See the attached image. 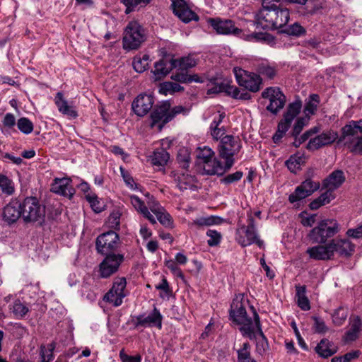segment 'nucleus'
Returning <instances> with one entry per match:
<instances>
[{"instance_id": "1", "label": "nucleus", "mask_w": 362, "mask_h": 362, "mask_svg": "<svg viewBox=\"0 0 362 362\" xmlns=\"http://www.w3.org/2000/svg\"><path fill=\"white\" fill-rule=\"evenodd\" d=\"M262 8L255 15L257 28L277 30L284 28L290 20V9L281 0H262Z\"/></svg>"}, {"instance_id": "2", "label": "nucleus", "mask_w": 362, "mask_h": 362, "mask_svg": "<svg viewBox=\"0 0 362 362\" xmlns=\"http://www.w3.org/2000/svg\"><path fill=\"white\" fill-rule=\"evenodd\" d=\"M190 108L182 105H177L170 107L169 101H163L160 105H156L151 114V127L158 125L160 129L171 121L176 115L182 114L187 115Z\"/></svg>"}, {"instance_id": "3", "label": "nucleus", "mask_w": 362, "mask_h": 362, "mask_svg": "<svg viewBox=\"0 0 362 362\" xmlns=\"http://www.w3.org/2000/svg\"><path fill=\"white\" fill-rule=\"evenodd\" d=\"M22 219L25 223L42 224L45 219V206L35 197H27L21 202Z\"/></svg>"}, {"instance_id": "4", "label": "nucleus", "mask_w": 362, "mask_h": 362, "mask_svg": "<svg viewBox=\"0 0 362 362\" xmlns=\"http://www.w3.org/2000/svg\"><path fill=\"white\" fill-rule=\"evenodd\" d=\"M241 148L240 140L238 136L226 135L221 138L218 146V156L225 160L222 165L224 173L229 170L234 164V156L239 152Z\"/></svg>"}, {"instance_id": "5", "label": "nucleus", "mask_w": 362, "mask_h": 362, "mask_svg": "<svg viewBox=\"0 0 362 362\" xmlns=\"http://www.w3.org/2000/svg\"><path fill=\"white\" fill-rule=\"evenodd\" d=\"M230 316L233 322L242 325L240 330L250 339L255 337V323L247 316L243 302L234 300L230 305Z\"/></svg>"}, {"instance_id": "6", "label": "nucleus", "mask_w": 362, "mask_h": 362, "mask_svg": "<svg viewBox=\"0 0 362 362\" xmlns=\"http://www.w3.org/2000/svg\"><path fill=\"white\" fill-rule=\"evenodd\" d=\"M339 231V224L337 220L327 218L320 221L313 228L308 236L313 243H325L328 238L334 237Z\"/></svg>"}, {"instance_id": "7", "label": "nucleus", "mask_w": 362, "mask_h": 362, "mask_svg": "<svg viewBox=\"0 0 362 362\" xmlns=\"http://www.w3.org/2000/svg\"><path fill=\"white\" fill-rule=\"evenodd\" d=\"M145 40L144 28L137 21H130L124 32L123 48L127 50L138 49Z\"/></svg>"}, {"instance_id": "8", "label": "nucleus", "mask_w": 362, "mask_h": 362, "mask_svg": "<svg viewBox=\"0 0 362 362\" xmlns=\"http://www.w3.org/2000/svg\"><path fill=\"white\" fill-rule=\"evenodd\" d=\"M197 152L199 163L203 165V170L206 175H217L221 176L224 174V168L219 160L214 158V152L208 146L199 147Z\"/></svg>"}, {"instance_id": "9", "label": "nucleus", "mask_w": 362, "mask_h": 362, "mask_svg": "<svg viewBox=\"0 0 362 362\" xmlns=\"http://www.w3.org/2000/svg\"><path fill=\"white\" fill-rule=\"evenodd\" d=\"M247 226L242 225L238 227L236 231V240L242 246L246 247L256 243L261 247L264 242L258 238L257 232L255 225V219L250 216Z\"/></svg>"}, {"instance_id": "10", "label": "nucleus", "mask_w": 362, "mask_h": 362, "mask_svg": "<svg viewBox=\"0 0 362 362\" xmlns=\"http://www.w3.org/2000/svg\"><path fill=\"white\" fill-rule=\"evenodd\" d=\"M262 98L267 99L269 104L266 107L267 110L274 115H276L282 110L286 104V98L279 87L272 86L265 88L262 92Z\"/></svg>"}, {"instance_id": "11", "label": "nucleus", "mask_w": 362, "mask_h": 362, "mask_svg": "<svg viewBox=\"0 0 362 362\" xmlns=\"http://www.w3.org/2000/svg\"><path fill=\"white\" fill-rule=\"evenodd\" d=\"M233 71L236 81L240 86H243L253 93L259 90L262 84V78L259 75L236 67L234 68Z\"/></svg>"}, {"instance_id": "12", "label": "nucleus", "mask_w": 362, "mask_h": 362, "mask_svg": "<svg viewBox=\"0 0 362 362\" xmlns=\"http://www.w3.org/2000/svg\"><path fill=\"white\" fill-rule=\"evenodd\" d=\"M127 281L124 277H117L114 279L112 288L105 295L104 300L114 306H119L126 296L125 288Z\"/></svg>"}, {"instance_id": "13", "label": "nucleus", "mask_w": 362, "mask_h": 362, "mask_svg": "<svg viewBox=\"0 0 362 362\" xmlns=\"http://www.w3.org/2000/svg\"><path fill=\"white\" fill-rule=\"evenodd\" d=\"M105 255V259L99 265V272L100 277L106 279L118 271L124 257L123 255L112 252Z\"/></svg>"}, {"instance_id": "14", "label": "nucleus", "mask_w": 362, "mask_h": 362, "mask_svg": "<svg viewBox=\"0 0 362 362\" xmlns=\"http://www.w3.org/2000/svg\"><path fill=\"white\" fill-rule=\"evenodd\" d=\"M320 187L319 181H314L311 178H307L296 187L295 191L288 197L291 203H295L302 200L318 190Z\"/></svg>"}, {"instance_id": "15", "label": "nucleus", "mask_w": 362, "mask_h": 362, "mask_svg": "<svg viewBox=\"0 0 362 362\" xmlns=\"http://www.w3.org/2000/svg\"><path fill=\"white\" fill-rule=\"evenodd\" d=\"M119 235L112 230L104 233L96 239L97 251L102 254H107L116 250L119 245Z\"/></svg>"}, {"instance_id": "16", "label": "nucleus", "mask_w": 362, "mask_h": 362, "mask_svg": "<svg viewBox=\"0 0 362 362\" xmlns=\"http://www.w3.org/2000/svg\"><path fill=\"white\" fill-rule=\"evenodd\" d=\"M337 138L338 134L334 131L324 132L313 138H310L306 145V148L310 151L317 150L323 146L332 144Z\"/></svg>"}, {"instance_id": "17", "label": "nucleus", "mask_w": 362, "mask_h": 362, "mask_svg": "<svg viewBox=\"0 0 362 362\" xmlns=\"http://www.w3.org/2000/svg\"><path fill=\"white\" fill-rule=\"evenodd\" d=\"M173 13L184 23L199 20L198 16L187 6L185 0H170Z\"/></svg>"}, {"instance_id": "18", "label": "nucleus", "mask_w": 362, "mask_h": 362, "mask_svg": "<svg viewBox=\"0 0 362 362\" xmlns=\"http://www.w3.org/2000/svg\"><path fill=\"white\" fill-rule=\"evenodd\" d=\"M333 248V245L331 244V241H329L324 245L321 243L320 245L309 247L306 253L311 259L315 260L326 261L334 258Z\"/></svg>"}, {"instance_id": "19", "label": "nucleus", "mask_w": 362, "mask_h": 362, "mask_svg": "<svg viewBox=\"0 0 362 362\" xmlns=\"http://www.w3.org/2000/svg\"><path fill=\"white\" fill-rule=\"evenodd\" d=\"M136 319L134 326L136 328L139 327H156L159 329L162 328L163 316L156 307L148 316L140 315L136 316Z\"/></svg>"}, {"instance_id": "20", "label": "nucleus", "mask_w": 362, "mask_h": 362, "mask_svg": "<svg viewBox=\"0 0 362 362\" xmlns=\"http://www.w3.org/2000/svg\"><path fill=\"white\" fill-rule=\"evenodd\" d=\"M153 103L154 100L151 95L140 94L134 100L132 107L136 115L144 117L152 108Z\"/></svg>"}, {"instance_id": "21", "label": "nucleus", "mask_w": 362, "mask_h": 362, "mask_svg": "<svg viewBox=\"0 0 362 362\" xmlns=\"http://www.w3.org/2000/svg\"><path fill=\"white\" fill-rule=\"evenodd\" d=\"M71 179L68 177L55 178L51 185V191L71 199L75 193V189L71 186Z\"/></svg>"}, {"instance_id": "22", "label": "nucleus", "mask_w": 362, "mask_h": 362, "mask_svg": "<svg viewBox=\"0 0 362 362\" xmlns=\"http://www.w3.org/2000/svg\"><path fill=\"white\" fill-rule=\"evenodd\" d=\"M211 25L218 34L239 35L242 30L231 20L211 19Z\"/></svg>"}, {"instance_id": "23", "label": "nucleus", "mask_w": 362, "mask_h": 362, "mask_svg": "<svg viewBox=\"0 0 362 362\" xmlns=\"http://www.w3.org/2000/svg\"><path fill=\"white\" fill-rule=\"evenodd\" d=\"M251 310L253 313L254 320L255 322V328H257L258 331V336L257 337L255 334V337H253L252 339L255 338L256 339V351L257 352L262 355L269 348V344L267 341V338L265 337L262 329H261V323L259 317L255 309L253 306H251Z\"/></svg>"}, {"instance_id": "24", "label": "nucleus", "mask_w": 362, "mask_h": 362, "mask_svg": "<svg viewBox=\"0 0 362 362\" xmlns=\"http://www.w3.org/2000/svg\"><path fill=\"white\" fill-rule=\"evenodd\" d=\"M176 68V62L173 58L164 57L156 62L153 71L156 80H160L167 76L170 71Z\"/></svg>"}, {"instance_id": "25", "label": "nucleus", "mask_w": 362, "mask_h": 362, "mask_svg": "<svg viewBox=\"0 0 362 362\" xmlns=\"http://www.w3.org/2000/svg\"><path fill=\"white\" fill-rule=\"evenodd\" d=\"M361 133L362 119L358 121L351 120L341 129V136L339 138V141H344L345 145L346 141L356 142V138H350V136H354Z\"/></svg>"}, {"instance_id": "26", "label": "nucleus", "mask_w": 362, "mask_h": 362, "mask_svg": "<svg viewBox=\"0 0 362 362\" xmlns=\"http://www.w3.org/2000/svg\"><path fill=\"white\" fill-rule=\"evenodd\" d=\"M20 217L22 218L20 202L13 200L4 208L3 218L8 224L16 222Z\"/></svg>"}, {"instance_id": "27", "label": "nucleus", "mask_w": 362, "mask_h": 362, "mask_svg": "<svg viewBox=\"0 0 362 362\" xmlns=\"http://www.w3.org/2000/svg\"><path fill=\"white\" fill-rule=\"evenodd\" d=\"M345 180L344 172L341 170H335L323 180L322 189H329L334 192L342 185Z\"/></svg>"}, {"instance_id": "28", "label": "nucleus", "mask_w": 362, "mask_h": 362, "mask_svg": "<svg viewBox=\"0 0 362 362\" xmlns=\"http://www.w3.org/2000/svg\"><path fill=\"white\" fill-rule=\"evenodd\" d=\"M333 254L337 252L340 256L349 257L354 252L355 245L347 239H332Z\"/></svg>"}, {"instance_id": "29", "label": "nucleus", "mask_w": 362, "mask_h": 362, "mask_svg": "<svg viewBox=\"0 0 362 362\" xmlns=\"http://www.w3.org/2000/svg\"><path fill=\"white\" fill-rule=\"evenodd\" d=\"M302 109V102L298 99L288 104L286 111L283 115V118L279 121L288 127H291V123L299 115Z\"/></svg>"}, {"instance_id": "30", "label": "nucleus", "mask_w": 362, "mask_h": 362, "mask_svg": "<svg viewBox=\"0 0 362 362\" xmlns=\"http://www.w3.org/2000/svg\"><path fill=\"white\" fill-rule=\"evenodd\" d=\"M54 102L58 110L63 115L71 118H76L78 117V113L75 107L73 105L68 104V102L64 98L62 93L59 92L57 93Z\"/></svg>"}, {"instance_id": "31", "label": "nucleus", "mask_w": 362, "mask_h": 362, "mask_svg": "<svg viewBox=\"0 0 362 362\" xmlns=\"http://www.w3.org/2000/svg\"><path fill=\"white\" fill-rule=\"evenodd\" d=\"M362 330V321L358 316L351 317L349 319V329L346 332L345 340L346 341H355Z\"/></svg>"}, {"instance_id": "32", "label": "nucleus", "mask_w": 362, "mask_h": 362, "mask_svg": "<svg viewBox=\"0 0 362 362\" xmlns=\"http://www.w3.org/2000/svg\"><path fill=\"white\" fill-rule=\"evenodd\" d=\"M151 209L163 226L166 228L173 227L172 217L163 207L158 204H155Z\"/></svg>"}, {"instance_id": "33", "label": "nucleus", "mask_w": 362, "mask_h": 362, "mask_svg": "<svg viewBox=\"0 0 362 362\" xmlns=\"http://www.w3.org/2000/svg\"><path fill=\"white\" fill-rule=\"evenodd\" d=\"M296 296L297 298V303L301 310L307 311L310 309V301L306 296V286L301 285L296 286Z\"/></svg>"}, {"instance_id": "34", "label": "nucleus", "mask_w": 362, "mask_h": 362, "mask_svg": "<svg viewBox=\"0 0 362 362\" xmlns=\"http://www.w3.org/2000/svg\"><path fill=\"white\" fill-rule=\"evenodd\" d=\"M170 158L169 153L163 148L154 151L151 156V161L153 166L163 167Z\"/></svg>"}, {"instance_id": "35", "label": "nucleus", "mask_w": 362, "mask_h": 362, "mask_svg": "<svg viewBox=\"0 0 362 362\" xmlns=\"http://www.w3.org/2000/svg\"><path fill=\"white\" fill-rule=\"evenodd\" d=\"M224 222V219L216 216H210L207 217H201L197 218L192 223L193 225L200 228L204 226H211L214 225H220Z\"/></svg>"}, {"instance_id": "36", "label": "nucleus", "mask_w": 362, "mask_h": 362, "mask_svg": "<svg viewBox=\"0 0 362 362\" xmlns=\"http://www.w3.org/2000/svg\"><path fill=\"white\" fill-rule=\"evenodd\" d=\"M320 96L317 94H311L304 107L305 116L310 117V115H314L320 104Z\"/></svg>"}, {"instance_id": "37", "label": "nucleus", "mask_w": 362, "mask_h": 362, "mask_svg": "<svg viewBox=\"0 0 362 362\" xmlns=\"http://www.w3.org/2000/svg\"><path fill=\"white\" fill-rule=\"evenodd\" d=\"M316 352L322 358H327L336 352L335 349L330 348L329 340L323 339L315 347Z\"/></svg>"}, {"instance_id": "38", "label": "nucleus", "mask_w": 362, "mask_h": 362, "mask_svg": "<svg viewBox=\"0 0 362 362\" xmlns=\"http://www.w3.org/2000/svg\"><path fill=\"white\" fill-rule=\"evenodd\" d=\"M149 61V56L148 54H144L142 57L137 55L133 59V68L135 71L143 73L148 66Z\"/></svg>"}, {"instance_id": "39", "label": "nucleus", "mask_w": 362, "mask_h": 362, "mask_svg": "<svg viewBox=\"0 0 362 362\" xmlns=\"http://www.w3.org/2000/svg\"><path fill=\"white\" fill-rule=\"evenodd\" d=\"M305 158L302 156L293 155L291 156L286 162V165L288 170L293 173L298 170L301 165L303 164Z\"/></svg>"}, {"instance_id": "40", "label": "nucleus", "mask_w": 362, "mask_h": 362, "mask_svg": "<svg viewBox=\"0 0 362 362\" xmlns=\"http://www.w3.org/2000/svg\"><path fill=\"white\" fill-rule=\"evenodd\" d=\"M281 33H286L288 35L299 37L305 35L306 30L298 23H294L291 25H286L284 28H282Z\"/></svg>"}, {"instance_id": "41", "label": "nucleus", "mask_w": 362, "mask_h": 362, "mask_svg": "<svg viewBox=\"0 0 362 362\" xmlns=\"http://www.w3.org/2000/svg\"><path fill=\"white\" fill-rule=\"evenodd\" d=\"M10 310L18 318L23 317L29 311V308L18 299L10 305Z\"/></svg>"}, {"instance_id": "42", "label": "nucleus", "mask_w": 362, "mask_h": 362, "mask_svg": "<svg viewBox=\"0 0 362 362\" xmlns=\"http://www.w3.org/2000/svg\"><path fill=\"white\" fill-rule=\"evenodd\" d=\"M176 62V68L181 71H186L197 65V61L192 56H187L180 58V59H175Z\"/></svg>"}, {"instance_id": "43", "label": "nucleus", "mask_w": 362, "mask_h": 362, "mask_svg": "<svg viewBox=\"0 0 362 362\" xmlns=\"http://www.w3.org/2000/svg\"><path fill=\"white\" fill-rule=\"evenodd\" d=\"M310 117H300L296 119V122L293 127V129L290 133L291 136H298L303 128L308 124Z\"/></svg>"}, {"instance_id": "44", "label": "nucleus", "mask_w": 362, "mask_h": 362, "mask_svg": "<svg viewBox=\"0 0 362 362\" xmlns=\"http://www.w3.org/2000/svg\"><path fill=\"white\" fill-rule=\"evenodd\" d=\"M18 129L25 134H29L33 131V124L27 117H21L17 121Z\"/></svg>"}, {"instance_id": "45", "label": "nucleus", "mask_w": 362, "mask_h": 362, "mask_svg": "<svg viewBox=\"0 0 362 362\" xmlns=\"http://www.w3.org/2000/svg\"><path fill=\"white\" fill-rule=\"evenodd\" d=\"M250 349L249 343L243 344V347L238 351V362H250V360H255L251 357Z\"/></svg>"}, {"instance_id": "46", "label": "nucleus", "mask_w": 362, "mask_h": 362, "mask_svg": "<svg viewBox=\"0 0 362 362\" xmlns=\"http://www.w3.org/2000/svg\"><path fill=\"white\" fill-rule=\"evenodd\" d=\"M348 315V311L346 308L339 307L334 312L332 315L333 322L337 325H341L346 320Z\"/></svg>"}, {"instance_id": "47", "label": "nucleus", "mask_w": 362, "mask_h": 362, "mask_svg": "<svg viewBox=\"0 0 362 362\" xmlns=\"http://www.w3.org/2000/svg\"><path fill=\"white\" fill-rule=\"evenodd\" d=\"M249 39L255 42H264L268 44L274 42V37L267 33H254L249 35Z\"/></svg>"}, {"instance_id": "48", "label": "nucleus", "mask_w": 362, "mask_h": 362, "mask_svg": "<svg viewBox=\"0 0 362 362\" xmlns=\"http://www.w3.org/2000/svg\"><path fill=\"white\" fill-rule=\"evenodd\" d=\"M86 199L89 202L92 209L95 212L100 213L103 210V206L98 200V198L95 194L88 193L86 194Z\"/></svg>"}, {"instance_id": "49", "label": "nucleus", "mask_w": 362, "mask_h": 362, "mask_svg": "<svg viewBox=\"0 0 362 362\" xmlns=\"http://www.w3.org/2000/svg\"><path fill=\"white\" fill-rule=\"evenodd\" d=\"M206 235L209 238L207 243L210 247L217 246L219 245L222 239L221 233L216 230H208Z\"/></svg>"}, {"instance_id": "50", "label": "nucleus", "mask_w": 362, "mask_h": 362, "mask_svg": "<svg viewBox=\"0 0 362 362\" xmlns=\"http://www.w3.org/2000/svg\"><path fill=\"white\" fill-rule=\"evenodd\" d=\"M0 187L4 194L11 195L14 192L12 182L6 175H1Z\"/></svg>"}, {"instance_id": "51", "label": "nucleus", "mask_w": 362, "mask_h": 362, "mask_svg": "<svg viewBox=\"0 0 362 362\" xmlns=\"http://www.w3.org/2000/svg\"><path fill=\"white\" fill-rule=\"evenodd\" d=\"M257 70L259 74L269 79L274 78L276 74V70L274 67L264 64H260Z\"/></svg>"}, {"instance_id": "52", "label": "nucleus", "mask_w": 362, "mask_h": 362, "mask_svg": "<svg viewBox=\"0 0 362 362\" xmlns=\"http://www.w3.org/2000/svg\"><path fill=\"white\" fill-rule=\"evenodd\" d=\"M346 146L351 152L362 155V136L356 137V142L346 141Z\"/></svg>"}, {"instance_id": "53", "label": "nucleus", "mask_w": 362, "mask_h": 362, "mask_svg": "<svg viewBox=\"0 0 362 362\" xmlns=\"http://www.w3.org/2000/svg\"><path fill=\"white\" fill-rule=\"evenodd\" d=\"M290 127L279 122L278 124V129L276 133L274 134L272 139L275 144H278L281 141V139L288 130Z\"/></svg>"}, {"instance_id": "54", "label": "nucleus", "mask_w": 362, "mask_h": 362, "mask_svg": "<svg viewBox=\"0 0 362 362\" xmlns=\"http://www.w3.org/2000/svg\"><path fill=\"white\" fill-rule=\"evenodd\" d=\"M177 161L182 168L187 169L189 163V154L186 149H180L177 154Z\"/></svg>"}, {"instance_id": "55", "label": "nucleus", "mask_w": 362, "mask_h": 362, "mask_svg": "<svg viewBox=\"0 0 362 362\" xmlns=\"http://www.w3.org/2000/svg\"><path fill=\"white\" fill-rule=\"evenodd\" d=\"M243 173L242 171H236L234 173L229 174L222 179H221V182L225 185H229L231 183L236 182L239 181L243 177Z\"/></svg>"}, {"instance_id": "56", "label": "nucleus", "mask_w": 362, "mask_h": 362, "mask_svg": "<svg viewBox=\"0 0 362 362\" xmlns=\"http://www.w3.org/2000/svg\"><path fill=\"white\" fill-rule=\"evenodd\" d=\"M121 214L118 211H113L108 218L109 226L112 228L118 230L120 226Z\"/></svg>"}, {"instance_id": "57", "label": "nucleus", "mask_w": 362, "mask_h": 362, "mask_svg": "<svg viewBox=\"0 0 362 362\" xmlns=\"http://www.w3.org/2000/svg\"><path fill=\"white\" fill-rule=\"evenodd\" d=\"M119 356L122 362H141V356L140 354L135 356L128 355L125 353L124 349L119 351Z\"/></svg>"}, {"instance_id": "58", "label": "nucleus", "mask_w": 362, "mask_h": 362, "mask_svg": "<svg viewBox=\"0 0 362 362\" xmlns=\"http://www.w3.org/2000/svg\"><path fill=\"white\" fill-rule=\"evenodd\" d=\"M313 319L314 320V329L315 332L325 333L328 330L322 319L316 316L313 317Z\"/></svg>"}, {"instance_id": "59", "label": "nucleus", "mask_w": 362, "mask_h": 362, "mask_svg": "<svg viewBox=\"0 0 362 362\" xmlns=\"http://www.w3.org/2000/svg\"><path fill=\"white\" fill-rule=\"evenodd\" d=\"M120 171L126 185L132 189H135L136 187V184L135 183L133 177L122 167L120 168Z\"/></svg>"}, {"instance_id": "60", "label": "nucleus", "mask_w": 362, "mask_h": 362, "mask_svg": "<svg viewBox=\"0 0 362 362\" xmlns=\"http://www.w3.org/2000/svg\"><path fill=\"white\" fill-rule=\"evenodd\" d=\"M189 179V177L184 174L180 176L179 175L176 179L177 186L181 191L187 189L191 185L188 181Z\"/></svg>"}, {"instance_id": "61", "label": "nucleus", "mask_w": 362, "mask_h": 362, "mask_svg": "<svg viewBox=\"0 0 362 362\" xmlns=\"http://www.w3.org/2000/svg\"><path fill=\"white\" fill-rule=\"evenodd\" d=\"M347 236L356 239L362 238V223L356 228H350L346 231Z\"/></svg>"}, {"instance_id": "62", "label": "nucleus", "mask_w": 362, "mask_h": 362, "mask_svg": "<svg viewBox=\"0 0 362 362\" xmlns=\"http://www.w3.org/2000/svg\"><path fill=\"white\" fill-rule=\"evenodd\" d=\"M210 130H211V134L212 136V137L216 139V140H218V139H221V138H223L226 133V129H224L223 127H216V128H211L210 127Z\"/></svg>"}, {"instance_id": "63", "label": "nucleus", "mask_w": 362, "mask_h": 362, "mask_svg": "<svg viewBox=\"0 0 362 362\" xmlns=\"http://www.w3.org/2000/svg\"><path fill=\"white\" fill-rule=\"evenodd\" d=\"M325 189L326 191L322 193L319 197L322 200V202H324L325 204H327L335 198V194L332 190L329 189Z\"/></svg>"}, {"instance_id": "64", "label": "nucleus", "mask_w": 362, "mask_h": 362, "mask_svg": "<svg viewBox=\"0 0 362 362\" xmlns=\"http://www.w3.org/2000/svg\"><path fill=\"white\" fill-rule=\"evenodd\" d=\"M3 124L8 128H12L16 124V118L12 113H7L5 115L3 119Z\"/></svg>"}]
</instances>
